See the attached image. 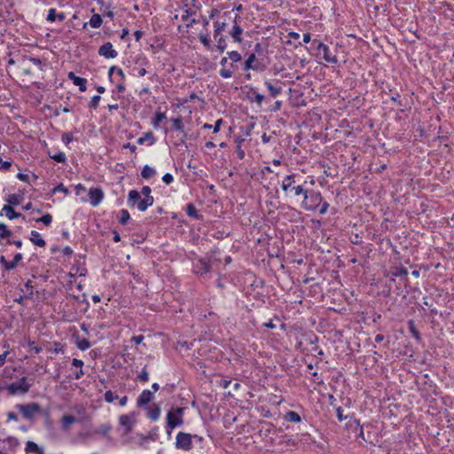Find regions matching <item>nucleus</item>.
Returning <instances> with one entry per match:
<instances>
[{
    "instance_id": "obj_47",
    "label": "nucleus",
    "mask_w": 454,
    "mask_h": 454,
    "mask_svg": "<svg viewBox=\"0 0 454 454\" xmlns=\"http://www.w3.org/2000/svg\"><path fill=\"white\" fill-rule=\"evenodd\" d=\"M137 379L140 380V381H143V382H146L148 381L149 380V374H148V372L146 370V367H144L141 371V372L138 374L137 376Z\"/></svg>"
},
{
    "instance_id": "obj_38",
    "label": "nucleus",
    "mask_w": 454,
    "mask_h": 454,
    "mask_svg": "<svg viewBox=\"0 0 454 454\" xmlns=\"http://www.w3.org/2000/svg\"><path fill=\"white\" fill-rule=\"evenodd\" d=\"M409 330L411 333L412 337H414L418 341L421 340V336L419 332L417 330L415 324L412 320L409 322Z\"/></svg>"
},
{
    "instance_id": "obj_19",
    "label": "nucleus",
    "mask_w": 454,
    "mask_h": 454,
    "mask_svg": "<svg viewBox=\"0 0 454 454\" xmlns=\"http://www.w3.org/2000/svg\"><path fill=\"white\" fill-rule=\"evenodd\" d=\"M116 74V76L119 78L118 79V82H123L124 79H125V74L122 71V69H121L120 67H116V66H113L109 68L108 70V78L109 80L114 82V78L113 77L114 74Z\"/></svg>"
},
{
    "instance_id": "obj_4",
    "label": "nucleus",
    "mask_w": 454,
    "mask_h": 454,
    "mask_svg": "<svg viewBox=\"0 0 454 454\" xmlns=\"http://www.w3.org/2000/svg\"><path fill=\"white\" fill-rule=\"evenodd\" d=\"M322 200L323 197L319 192L308 189L306 198H303L301 207L307 211H317Z\"/></svg>"
},
{
    "instance_id": "obj_8",
    "label": "nucleus",
    "mask_w": 454,
    "mask_h": 454,
    "mask_svg": "<svg viewBox=\"0 0 454 454\" xmlns=\"http://www.w3.org/2000/svg\"><path fill=\"white\" fill-rule=\"evenodd\" d=\"M192 434L184 432H179L176 437V449L188 451L192 449Z\"/></svg>"
},
{
    "instance_id": "obj_23",
    "label": "nucleus",
    "mask_w": 454,
    "mask_h": 454,
    "mask_svg": "<svg viewBox=\"0 0 454 454\" xmlns=\"http://www.w3.org/2000/svg\"><path fill=\"white\" fill-rule=\"evenodd\" d=\"M228 62V58L227 57H223L221 61H220V65L223 67L222 69H220L219 71V74L223 77V78H231L233 74V71L231 70V69H227L225 68L224 67L226 66Z\"/></svg>"
},
{
    "instance_id": "obj_57",
    "label": "nucleus",
    "mask_w": 454,
    "mask_h": 454,
    "mask_svg": "<svg viewBox=\"0 0 454 454\" xmlns=\"http://www.w3.org/2000/svg\"><path fill=\"white\" fill-rule=\"evenodd\" d=\"M336 415L339 421L344 420L347 417L343 415V410L341 407L336 408Z\"/></svg>"
},
{
    "instance_id": "obj_31",
    "label": "nucleus",
    "mask_w": 454,
    "mask_h": 454,
    "mask_svg": "<svg viewBox=\"0 0 454 454\" xmlns=\"http://www.w3.org/2000/svg\"><path fill=\"white\" fill-rule=\"evenodd\" d=\"M22 260V254L20 253H18L14 255V258L12 261H7L6 263V270H12L15 269L18 265V263Z\"/></svg>"
},
{
    "instance_id": "obj_54",
    "label": "nucleus",
    "mask_w": 454,
    "mask_h": 454,
    "mask_svg": "<svg viewBox=\"0 0 454 454\" xmlns=\"http://www.w3.org/2000/svg\"><path fill=\"white\" fill-rule=\"evenodd\" d=\"M73 140V136L71 133H64L62 135V141L65 145H68Z\"/></svg>"
},
{
    "instance_id": "obj_53",
    "label": "nucleus",
    "mask_w": 454,
    "mask_h": 454,
    "mask_svg": "<svg viewBox=\"0 0 454 454\" xmlns=\"http://www.w3.org/2000/svg\"><path fill=\"white\" fill-rule=\"evenodd\" d=\"M25 287L29 290V294H27V298H32V296L34 295V290H33L34 286H32V281L31 280H27L25 283Z\"/></svg>"
},
{
    "instance_id": "obj_45",
    "label": "nucleus",
    "mask_w": 454,
    "mask_h": 454,
    "mask_svg": "<svg viewBox=\"0 0 454 454\" xmlns=\"http://www.w3.org/2000/svg\"><path fill=\"white\" fill-rule=\"evenodd\" d=\"M118 395H114V393L111 390H107L106 393H105V401L106 403H113L114 400L118 399Z\"/></svg>"
},
{
    "instance_id": "obj_37",
    "label": "nucleus",
    "mask_w": 454,
    "mask_h": 454,
    "mask_svg": "<svg viewBox=\"0 0 454 454\" xmlns=\"http://www.w3.org/2000/svg\"><path fill=\"white\" fill-rule=\"evenodd\" d=\"M111 430L112 426L110 424H102L94 431V434H100L104 436H107Z\"/></svg>"
},
{
    "instance_id": "obj_42",
    "label": "nucleus",
    "mask_w": 454,
    "mask_h": 454,
    "mask_svg": "<svg viewBox=\"0 0 454 454\" xmlns=\"http://www.w3.org/2000/svg\"><path fill=\"white\" fill-rule=\"evenodd\" d=\"M129 218H130V215L127 209H121L120 211V218H119L120 223H121L123 225L126 224L128 223V221L129 220Z\"/></svg>"
},
{
    "instance_id": "obj_11",
    "label": "nucleus",
    "mask_w": 454,
    "mask_h": 454,
    "mask_svg": "<svg viewBox=\"0 0 454 454\" xmlns=\"http://www.w3.org/2000/svg\"><path fill=\"white\" fill-rule=\"evenodd\" d=\"M242 69L244 71H263L265 69V66L262 65L260 61H258L254 53H252L245 60Z\"/></svg>"
},
{
    "instance_id": "obj_16",
    "label": "nucleus",
    "mask_w": 454,
    "mask_h": 454,
    "mask_svg": "<svg viewBox=\"0 0 454 454\" xmlns=\"http://www.w3.org/2000/svg\"><path fill=\"white\" fill-rule=\"evenodd\" d=\"M278 83H280L279 81H275V83H272L270 81L264 82V84L267 87L270 97L276 98L282 93V87L279 86Z\"/></svg>"
},
{
    "instance_id": "obj_15",
    "label": "nucleus",
    "mask_w": 454,
    "mask_h": 454,
    "mask_svg": "<svg viewBox=\"0 0 454 454\" xmlns=\"http://www.w3.org/2000/svg\"><path fill=\"white\" fill-rule=\"evenodd\" d=\"M4 213L5 214L6 217L9 220H12V219L19 218V217H22L23 219H25V216L22 214L16 212L13 209V207L10 205H4L3 207V208L0 212V216H2L4 215Z\"/></svg>"
},
{
    "instance_id": "obj_7",
    "label": "nucleus",
    "mask_w": 454,
    "mask_h": 454,
    "mask_svg": "<svg viewBox=\"0 0 454 454\" xmlns=\"http://www.w3.org/2000/svg\"><path fill=\"white\" fill-rule=\"evenodd\" d=\"M211 262L212 259L211 257L206 256L199 258L194 263H193V272L197 275H200V277L206 276L207 273H209L211 270Z\"/></svg>"
},
{
    "instance_id": "obj_17",
    "label": "nucleus",
    "mask_w": 454,
    "mask_h": 454,
    "mask_svg": "<svg viewBox=\"0 0 454 454\" xmlns=\"http://www.w3.org/2000/svg\"><path fill=\"white\" fill-rule=\"evenodd\" d=\"M147 411V418L152 421H157L160 416V407L157 404L144 407Z\"/></svg>"
},
{
    "instance_id": "obj_44",
    "label": "nucleus",
    "mask_w": 454,
    "mask_h": 454,
    "mask_svg": "<svg viewBox=\"0 0 454 454\" xmlns=\"http://www.w3.org/2000/svg\"><path fill=\"white\" fill-rule=\"evenodd\" d=\"M228 58L233 62L237 63L241 60V55L237 51H228L227 52Z\"/></svg>"
},
{
    "instance_id": "obj_55",
    "label": "nucleus",
    "mask_w": 454,
    "mask_h": 454,
    "mask_svg": "<svg viewBox=\"0 0 454 454\" xmlns=\"http://www.w3.org/2000/svg\"><path fill=\"white\" fill-rule=\"evenodd\" d=\"M174 180V177L171 174L169 173H166L163 176H162V181L166 184H170Z\"/></svg>"
},
{
    "instance_id": "obj_29",
    "label": "nucleus",
    "mask_w": 454,
    "mask_h": 454,
    "mask_svg": "<svg viewBox=\"0 0 454 454\" xmlns=\"http://www.w3.org/2000/svg\"><path fill=\"white\" fill-rule=\"evenodd\" d=\"M48 155L51 159L54 160L57 162L66 163L67 161V157L63 152L59 151L56 153H51L49 151Z\"/></svg>"
},
{
    "instance_id": "obj_35",
    "label": "nucleus",
    "mask_w": 454,
    "mask_h": 454,
    "mask_svg": "<svg viewBox=\"0 0 454 454\" xmlns=\"http://www.w3.org/2000/svg\"><path fill=\"white\" fill-rule=\"evenodd\" d=\"M166 119V114L163 112L158 111L155 113L154 117L152 120L153 128H158L160 123Z\"/></svg>"
},
{
    "instance_id": "obj_20",
    "label": "nucleus",
    "mask_w": 454,
    "mask_h": 454,
    "mask_svg": "<svg viewBox=\"0 0 454 454\" xmlns=\"http://www.w3.org/2000/svg\"><path fill=\"white\" fill-rule=\"evenodd\" d=\"M103 23L101 15L94 13L90 19L89 22H85L82 26L83 29H86L87 26L90 25L93 28H98Z\"/></svg>"
},
{
    "instance_id": "obj_28",
    "label": "nucleus",
    "mask_w": 454,
    "mask_h": 454,
    "mask_svg": "<svg viewBox=\"0 0 454 454\" xmlns=\"http://www.w3.org/2000/svg\"><path fill=\"white\" fill-rule=\"evenodd\" d=\"M156 175V170L149 165H145L141 171V176L145 179H150Z\"/></svg>"
},
{
    "instance_id": "obj_12",
    "label": "nucleus",
    "mask_w": 454,
    "mask_h": 454,
    "mask_svg": "<svg viewBox=\"0 0 454 454\" xmlns=\"http://www.w3.org/2000/svg\"><path fill=\"white\" fill-rule=\"evenodd\" d=\"M98 54L106 59H114L118 52L113 48V44L107 42L99 47Z\"/></svg>"
},
{
    "instance_id": "obj_25",
    "label": "nucleus",
    "mask_w": 454,
    "mask_h": 454,
    "mask_svg": "<svg viewBox=\"0 0 454 454\" xmlns=\"http://www.w3.org/2000/svg\"><path fill=\"white\" fill-rule=\"evenodd\" d=\"M284 419L287 422L300 423L301 421V416L294 411H289L284 415Z\"/></svg>"
},
{
    "instance_id": "obj_50",
    "label": "nucleus",
    "mask_w": 454,
    "mask_h": 454,
    "mask_svg": "<svg viewBox=\"0 0 454 454\" xmlns=\"http://www.w3.org/2000/svg\"><path fill=\"white\" fill-rule=\"evenodd\" d=\"M57 12L54 8H51L48 12L47 20L51 22H54L57 20Z\"/></svg>"
},
{
    "instance_id": "obj_56",
    "label": "nucleus",
    "mask_w": 454,
    "mask_h": 454,
    "mask_svg": "<svg viewBox=\"0 0 454 454\" xmlns=\"http://www.w3.org/2000/svg\"><path fill=\"white\" fill-rule=\"evenodd\" d=\"M62 192L66 194L68 193V189L67 187H65L63 185V184H58L54 189H53V192Z\"/></svg>"
},
{
    "instance_id": "obj_63",
    "label": "nucleus",
    "mask_w": 454,
    "mask_h": 454,
    "mask_svg": "<svg viewBox=\"0 0 454 454\" xmlns=\"http://www.w3.org/2000/svg\"><path fill=\"white\" fill-rule=\"evenodd\" d=\"M7 419H8V420H13V421L19 420L18 415L13 411H9L7 413Z\"/></svg>"
},
{
    "instance_id": "obj_36",
    "label": "nucleus",
    "mask_w": 454,
    "mask_h": 454,
    "mask_svg": "<svg viewBox=\"0 0 454 454\" xmlns=\"http://www.w3.org/2000/svg\"><path fill=\"white\" fill-rule=\"evenodd\" d=\"M6 202L8 203V205L10 206H18L21 203V196L19 195V194H10L7 198H6Z\"/></svg>"
},
{
    "instance_id": "obj_9",
    "label": "nucleus",
    "mask_w": 454,
    "mask_h": 454,
    "mask_svg": "<svg viewBox=\"0 0 454 454\" xmlns=\"http://www.w3.org/2000/svg\"><path fill=\"white\" fill-rule=\"evenodd\" d=\"M313 45L316 46V48H317V50L318 51H322L323 52V59L326 62L332 63V64H336L338 62V59H337L336 56L332 55V53L330 51V49H329V47L326 44H325L321 41L314 40L313 41Z\"/></svg>"
},
{
    "instance_id": "obj_59",
    "label": "nucleus",
    "mask_w": 454,
    "mask_h": 454,
    "mask_svg": "<svg viewBox=\"0 0 454 454\" xmlns=\"http://www.w3.org/2000/svg\"><path fill=\"white\" fill-rule=\"evenodd\" d=\"M148 439L152 440V441H156L157 438H158V434H157V427H155L154 429H153L150 433H149V435L147 436Z\"/></svg>"
},
{
    "instance_id": "obj_3",
    "label": "nucleus",
    "mask_w": 454,
    "mask_h": 454,
    "mask_svg": "<svg viewBox=\"0 0 454 454\" xmlns=\"http://www.w3.org/2000/svg\"><path fill=\"white\" fill-rule=\"evenodd\" d=\"M184 407L171 408L166 417V429L168 434L171 431L184 424Z\"/></svg>"
},
{
    "instance_id": "obj_64",
    "label": "nucleus",
    "mask_w": 454,
    "mask_h": 454,
    "mask_svg": "<svg viewBox=\"0 0 454 454\" xmlns=\"http://www.w3.org/2000/svg\"><path fill=\"white\" fill-rule=\"evenodd\" d=\"M317 337L315 335V334H309L307 336V340L310 343V344H315L317 342Z\"/></svg>"
},
{
    "instance_id": "obj_5",
    "label": "nucleus",
    "mask_w": 454,
    "mask_h": 454,
    "mask_svg": "<svg viewBox=\"0 0 454 454\" xmlns=\"http://www.w3.org/2000/svg\"><path fill=\"white\" fill-rule=\"evenodd\" d=\"M32 385L33 382H27V377H21L19 380L7 385L6 389L11 395H25L29 391Z\"/></svg>"
},
{
    "instance_id": "obj_6",
    "label": "nucleus",
    "mask_w": 454,
    "mask_h": 454,
    "mask_svg": "<svg viewBox=\"0 0 454 454\" xmlns=\"http://www.w3.org/2000/svg\"><path fill=\"white\" fill-rule=\"evenodd\" d=\"M22 415V417L27 420L33 421L35 415L41 412V407L37 403H30L27 404L18 403L15 405Z\"/></svg>"
},
{
    "instance_id": "obj_48",
    "label": "nucleus",
    "mask_w": 454,
    "mask_h": 454,
    "mask_svg": "<svg viewBox=\"0 0 454 454\" xmlns=\"http://www.w3.org/2000/svg\"><path fill=\"white\" fill-rule=\"evenodd\" d=\"M217 49L221 51V52H223L227 47V43H226V40L224 37L221 36L219 39H218V42H217V45H216Z\"/></svg>"
},
{
    "instance_id": "obj_46",
    "label": "nucleus",
    "mask_w": 454,
    "mask_h": 454,
    "mask_svg": "<svg viewBox=\"0 0 454 454\" xmlns=\"http://www.w3.org/2000/svg\"><path fill=\"white\" fill-rule=\"evenodd\" d=\"M100 99L101 97L99 95L93 96L89 103V107L91 109H97Z\"/></svg>"
},
{
    "instance_id": "obj_60",
    "label": "nucleus",
    "mask_w": 454,
    "mask_h": 454,
    "mask_svg": "<svg viewBox=\"0 0 454 454\" xmlns=\"http://www.w3.org/2000/svg\"><path fill=\"white\" fill-rule=\"evenodd\" d=\"M144 340L143 335H136L131 338V341L134 342L136 345L140 344Z\"/></svg>"
},
{
    "instance_id": "obj_24",
    "label": "nucleus",
    "mask_w": 454,
    "mask_h": 454,
    "mask_svg": "<svg viewBox=\"0 0 454 454\" xmlns=\"http://www.w3.org/2000/svg\"><path fill=\"white\" fill-rule=\"evenodd\" d=\"M30 241L39 247H43L46 245L45 240L41 237L40 233L36 231H31Z\"/></svg>"
},
{
    "instance_id": "obj_26",
    "label": "nucleus",
    "mask_w": 454,
    "mask_h": 454,
    "mask_svg": "<svg viewBox=\"0 0 454 454\" xmlns=\"http://www.w3.org/2000/svg\"><path fill=\"white\" fill-rule=\"evenodd\" d=\"M250 94L252 97L248 96L249 100L251 102H255L259 106H261L265 98L264 95L258 93L254 89H251Z\"/></svg>"
},
{
    "instance_id": "obj_22",
    "label": "nucleus",
    "mask_w": 454,
    "mask_h": 454,
    "mask_svg": "<svg viewBox=\"0 0 454 454\" xmlns=\"http://www.w3.org/2000/svg\"><path fill=\"white\" fill-rule=\"evenodd\" d=\"M76 422V418L73 415H64L61 419V428L63 431H69L70 426Z\"/></svg>"
},
{
    "instance_id": "obj_10",
    "label": "nucleus",
    "mask_w": 454,
    "mask_h": 454,
    "mask_svg": "<svg viewBox=\"0 0 454 454\" xmlns=\"http://www.w3.org/2000/svg\"><path fill=\"white\" fill-rule=\"evenodd\" d=\"M137 412L132 411L129 414H122L119 417V423L124 427L125 433L129 434L132 431L133 426L136 423Z\"/></svg>"
},
{
    "instance_id": "obj_2",
    "label": "nucleus",
    "mask_w": 454,
    "mask_h": 454,
    "mask_svg": "<svg viewBox=\"0 0 454 454\" xmlns=\"http://www.w3.org/2000/svg\"><path fill=\"white\" fill-rule=\"evenodd\" d=\"M307 182L304 181L303 184H297L295 181V175H288L285 176L282 181L281 187L286 193V197L290 198H306L308 189L304 187Z\"/></svg>"
},
{
    "instance_id": "obj_1",
    "label": "nucleus",
    "mask_w": 454,
    "mask_h": 454,
    "mask_svg": "<svg viewBox=\"0 0 454 454\" xmlns=\"http://www.w3.org/2000/svg\"><path fill=\"white\" fill-rule=\"evenodd\" d=\"M152 190L148 185L143 186L141 192L137 190H131L128 194V204L130 207L137 205L139 211L144 212L154 202L153 197L151 195Z\"/></svg>"
},
{
    "instance_id": "obj_21",
    "label": "nucleus",
    "mask_w": 454,
    "mask_h": 454,
    "mask_svg": "<svg viewBox=\"0 0 454 454\" xmlns=\"http://www.w3.org/2000/svg\"><path fill=\"white\" fill-rule=\"evenodd\" d=\"M25 450L27 454H44L43 449L32 441L27 442Z\"/></svg>"
},
{
    "instance_id": "obj_52",
    "label": "nucleus",
    "mask_w": 454,
    "mask_h": 454,
    "mask_svg": "<svg viewBox=\"0 0 454 454\" xmlns=\"http://www.w3.org/2000/svg\"><path fill=\"white\" fill-rule=\"evenodd\" d=\"M12 161L3 160L0 158V170H8L12 167Z\"/></svg>"
},
{
    "instance_id": "obj_61",
    "label": "nucleus",
    "mask_w": 454,
    "mask_h": 454,
    "mask_svg": "<svg viewBox=\"0 0 454 454\" xmlns=\"http://www.w3.org/2000/svg\"><path fill=\"white\" fill-rule=\"evenodd\" d=\"M83 364H84L83 361H82L80 359L74 358L72 360V365L74 366V367H79L81 369V368H82Z\"/></svg>"
},
{
    "instance_id": "obj_43",
    "label": "nucleus",
    "mask_w": 454,
    "mask_h": 454,
    "mask_svg": "<svg viewBox=\"0 0 454 454\" xmlns=\"http://www.w3.org/2000/svg\"><path fill=\"white\" fill-rule=\"evenodd\" d=\"M226 24L224 22H219L215 21L214 22L215 31H214V36L216 38L220 32L223 31L225 28Z\"/></svg>"
},
{
    "instance_id": "obj_13",
    "label": "nucleus",
    "mask_w": 454,
    "mask_h": 454,
    "mask_svg": "<svg viewBox=\"0 0 454 454\" xmlns=\"http://www.w3.org/2000/svg\"><path fill=\"white\" fill-rule=\"evenodd\" d=\"M89 198L90 200V204L96 207L102 201L104 192L100 188H90L89 191Z\"/></svg>"
},
{
    "instance_id": "obj_39",
    "label": "nucleus",
    "mask_w": 454,
    "mask_h": 454,
    "mask_svg": "<svg viewBox=\"0 0 454 454\" xmlns=\"http://www.w3.org/2000/svg\"><path fill=\"white\" fill-rule=\"evenodd\" d=\"M12 235V231L4 223H0V239L10 238Z\"/></svg>"
},
{
    "instance_id": "obj_27",
    "label": "nucleus",
    "mask_w": 454,
    "mask_h": 454,
    "mask_svg": "<svg viewBox=\"0 0 454 454\" xmlns=\"http://www.w3.org/2000/svg\"><path fill=\"white\" fill-rule=\"evenodd\" d=\"M186 214L188 215V216L197 220H200L202 218V216L199 214V211L197 210L196 207L192 203H189L186 206Z\"/></svg>"
},
{
    "instance_id": "obj_34",
    "label": "nucleus",
    "mask_w": 454,
    "mask_h": 454,
    "mask_svg": "<svg viewBox=\"0 0 454 454\" xmlns=\"http://www.w3.org/2000/svg\"><path fill=\"white\" fill-rule=\"evenodd\" d=\"M146 141H149L150 142V145H153L154 144L155 142V137L153 134V132L149 131V132H146L144 134L143 137H139L137 139V144L138 145H143L145 144Z\"/></svg>"
},
{
    "instance_id": "obj_58",
    "label": "nucleus",
    "mask_w": 454,
    "mask_h": 454,
    "mask_svg": "<svg viewBox=\"0 0 454 454\" xmlns=\"http://www.w3.org/2000/svg\"><path fill=\"white\" fill-rule=\"evenodd\" d=\"M223 121V119H218L215 121V125H212V129H213V132L214 133L219 132Z\"/></svg>"
},
{
    "instance_id": "obj_33",
    "label": "nucleus",
    "mask_w": 454,
    "mask_h": 454,
    "mask_svg": "<svg viewBox=\"0 0 454 454\" xmlns=\"http://www.w3.org/2000/svg\"><path fill=\"white\" fill-rule=\"evenodd\" d=\"M390 273L394 277H404L405 280H407L408 270L404 267H395Z\"/></svg>"
},
{
    "instance_id": "obj_62",
    "label": "nucleus",
    "mask_w": 454,
    "mask_h": 454,
    "mask_svg": "<svg viewBox=\"0 0 454 454\" xmlns=\"http://www.w3.org/2000/svg\"><path fill=\"white\" fill-rule=\"evenodd\" d=\"M195 14V12L192 11L190 8L186 9L184 11V14L182 16V20H186L188 19L189 16H192Z\"/></svg>"
},
{
    "instance_id": "obj_14",
    "label": "nucleus",
    "mask_w": 454,
    "mask_h": 454,
    "mask_svg": "<svg viewBox=\"0 0 454 454\" xmlns=\"http://www.w3.org/2000/svg\"><path fill=\"white\" fill-rule=\"evenodd\" d=\"M153 394L152 391L148 389H145L142 391V393L139 395V396L137 399V407H145L148 406V403L153 400Z\"/></svg>"
},
{
    "instance_id": "obj_41",
    "label": "nucleus",
    "mask_w": 454,
    "mask_h": 454,
    "mask_svg": "<svg viewBox=\"0 0 454 454\" xmlns=\"http://www.w3.org/2000/svg\"><path fill=\"white\" fill-rule=\"evenodd\" d=\"M35 222L43 223L44 225L49 226L52 222V216L49 213H46L42 217L36 218Z\"/></svg>"
},
{
    "instance_id": "obj_30",
    "label": "nucleus",
    "mask_w": 454,
    "mask_h": 454,
    "mask_svg": "<svg viewBox=\"0 0 454 454\" xmlns=\"http://www.w3.org/2000/svg\"><path fill=\"white\" fill-rule=\"evenodd\" d=\"M242 32H243V29L239 26H238V25L233 26L232 30L231 32V35L236 43L242 42V38H241Z\"/></svg>"
},
{
    "instance_id": "obj_51",
    "label": "nucleus",
    "mask_w": 454,
    "mask_h": 454,
    "mask_svg": "<svg viewBox=\"0 0 454 454\" xmlns=\"http://www.w3.org/2000/svg\"><path fill=\"white\" fill-rule=\"evenodd\" d=\"M328 208H329V203L322 200V202L317 211H318L320 215H325L327 212Z\"/></svg>"
},
{
    "instance_id": "obj_40",
    "label": "nucleus",
    "mask_w": 454,
    "mask_h": 454,
    "mask_svg": "<svg viewBox=\"0 0 454 454\" xmlns=\"http://www.w3.org/2000/svg\"><path fill=\"white\" fill-rule=\"evenodd\" d=\"M171 121L173 123V129L175 130L184 133V129L183 121L181 118H173V119H171Z\"/></svg>"
},
{
    "instance_id": "obj_32",
    "label": "nucleus",
    "mask_w": 454,
    "mask_h": 454,
    "mask_svg": "<svg viewBox=\"0 0 454 454\" xmlns=\"http://www.w3.org/2000/svg\"><path fill=\"white\" fill-rule=\"evenodd\" d=\"M75 344L77 348L82 351H85L90 347V342L87 339H80L79 336H76Z\"/></svg>"
},
{
    "instance_id": "obj_49",
    "label": "nucleus",
    "mask_w": 454,
    "mask_h": 454,
    "mask_svg": "<svg viewBox=\"0 0 454 454\" xmlns=\"http://www.w3.org/2000/svg\"><path fill=\"white\" fill-rule=\"evenodd\" d=\"M199 39L200 41L201 42V43L207 47V48H209L210 47V40L208 38V35H203V34H200L199 35Z\"/></svg>"
},
{
    "instance_id": "obj_18",
    "label": "nucleus",
    "mask_w": 454,
    "mask_h": 454,
    "mask_svg": "<svg viewBox=\"0 0 454 454\" xmlns=\"http://www.w3.org/2000/svg\"><path fill=\"white\" fill-rule=\"evenodd\" d=\"M67 76L74 85L79 86L80 91L83 92L86 90L87 80L85 78L76 76L74 72H69Z\"/></svg>"
}]
</instances>
